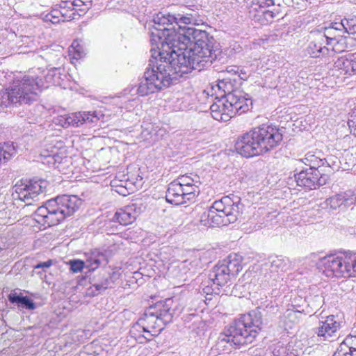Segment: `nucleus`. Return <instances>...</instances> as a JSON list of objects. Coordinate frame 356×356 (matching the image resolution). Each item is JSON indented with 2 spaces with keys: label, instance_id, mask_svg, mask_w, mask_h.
Wrapping results in <instances>:
<instances>
[{
  "label": "nucleus",
  "instance_id": "nucleus-29",
  "mask_svg": "<svg viewBox=\"0 0 356 356\" xmlns=\"http://www.w3.org/2000/svg\"><path fill=\"white\" fill-rule=\"evenodd\" d=\"M301 161L309 168L308 169H316L324 167L325 163L323 158H321V152H309L305 155V157L301 159Z\"/></svg>",
  "mask_w": 356,
  "mask_h": 356
},
{
  "label": "nucleus",
  "instance_id": "nucleus-1",
  "mask_svg": "<svg viewBox=\"0 0 356 356\" xmlns=\"http://www.w3.org/2000/svg\"><path fill=\"white\" fill-rule=\"evenodd\" d=\"M197 15L194 11L175 15L159 12L153 16L152 22L153 27L166 33V40L162 44L164 50L165 47L184 50L174 62L181 65L193 62L200 72L211 66L217 58L218 49L214 38L207 31L188 26L196 24Z\"/></svg>",
  "mask_w": 356,
  "mask_h": 356
},
{
  "label": "nucleus",
  "instance_id": "nucleus-38",
  "mask_svg": "<svg viewBox=\"0 0 356 356\" xmlns=\"http://www.w3.org/2000/svg\"><path fill=\"white\" fill-rule=\"evenodd\" d=\"M272 349L273 356H289V353L288 350L289 349L287 347L284 346V344L281 342H277L273 344L270 348Z\"/></svg>",
  "mask_w": 356,
  "mask_h": 356
},
{
  "label": "nucleus",
  "instance_id": "nucleus-40",
  "mask_svg": "<svg viewBox=\"0 0 356 356\" xmlns=\"http://www.w3.org/2000/svg\"><path fill=\"white\" fill-rule=\"evenodd\" d=\"M22 179H20L13 187V191L12 193V196L14 200H22V197H21V193H22Z\"/></svg>",
  "mask_w": 356,
  "mask_h": 356
},
{
  "label": "nucleus",
  "instance_id": "nucleus-49",
  "mask_svg": "<svg viewBox=\"0 0 356 356\" xmlns=\"http://www.w3.org/2000/svg\"><path fill=\"white\" fill-rule=\"evenodd\" d=\"M291 356H298V353H291Z\"/></svg>",
  "mask_w": 356,
  "mask_h": 356
},
{
  "label": "nucleus",
  "instance_id": "nucleus-19",
  "mask_svg": "<svg viewBox=\"0 0 356 356\" xmlns=\"http://www.w3.org/2000/svg\"><path fill=\"white\" fill-rule=\"evenodd\" d=\"M22 82L14 81L8 90L0 91V113L11 106L21 105Z\"/></svg>",
  "mask_w": 356,
  "mask_h": 356
},
{
  "label": "nucleus",
  "instance_id": "nucleus-4",
  "mask_svg": "<svg viewBox=\"0 0 356 356\" xmlns=\"http://www.w3.org/2000/svg\"><path fill=\"white\" fill-rule=\"evenodd\" d=\"M262 315L254 309L240 316L225 329L218 339L216 347L219 355L232 353V349L250 343L261 330Z\"/></svg>",
  "mask_w": 356,
  "mask_h": 356
},
{
  "label": "nucleus",
  "instance_id": "nucleus-22",
  "mask_svg": "<svg viewBox=\"0 0 356 356\" xmlns=\"http://www.w3.org/2000/svg\"><path fill=\"white\" fill-rule=\"evenodd\" d=\"M356 202V193L352 190H348L337 193L325 200L326 206L331 210L337 209H346L355 204Z\"/></svg>",
  "mask_w": 356,
  "mask_h": 356
},
{
  "label": "nucleus",
  "instance_id": "nucleus-28",
  "mask_svg": "<svg viewBox=\"0 0 356 356\" xmlns=\"http://www.w3.org/2000/svg\"><path fill=\"white\" fill-rule=\"evenodd\" d=\"M265 266L269 267L271 273H280L286 271L290 266L289 259L282 256H274L269 258V262Z\"/></svg>",
  "mask_w": 356,
  "mask_h": 356
},
{
  "label": "nucleus",
  "instance_id": "nucleus-47",
  "mask_svg": "<svg viewBox=\"0 0 356 356\" xmlns=\"http://www.w3.org/2000/svg\"><path fill=\"white\" fill-rule=\"evenodd\" d=\"M147 134H149V135H151V136H150V138H152V134H151L150 132L149 133V132L147 131V129L144 130V131L142 132V135H143L144 137H145V136H147Z\"/></svg>",
  "mask_w": 356,
  "mask_h": 356
},
{
  "label": "nucleus",
  "instance_id": "nucleus-14",
  "mask_svg": "<svg viewBox=\"0 0 356 356\" xmlns=\"http://www.w3.org/2000/svg\"><path fill=\"white\" fill-rule=\"evenodd\" d=\"M43 72L40 68H37L24 74V103L31 104L37 101L39 93L45 87L42 81Z\"/></svg>",
  "mask_w": 356,
  "mask_h": 356
},
{
  "label": "nucleus",
  "instance_id": "nucleus-32",
  "mask_svg": "<svg viewBox=\"0 0 356 356\" xmlns=\"http://www.w3.org/2000/svg\"><path fill=\"white\" fill-rule=\"evenodd\" d=\"M323 159L325 165L324 167L320 170L321 173L327 175V174L339 170L340 168V161L337 157L331 155L327 158H323Z\"/></svg>",
  "mask_w": 356,
  "mask_h": 356
},
{
  "label": "nucleus",
  "instance_id": "nucleus-33",
  "mask_svg": "<svg viewBox=\"0 0 356 356\" xmlns=\"http://www.w3.org/2000/svg\"><path fill=\"white\" fill-rule=\"evenodd\" d=\"M350 339H346L337 348V351L334 353L333 356H348V355H353V349L355 347L350 346Z\"/></svg>",
  "mask_w": 356,
  "mask_h": 356
},
{
  "label": "nucleus",
  "instance_id": "nucleus-27",
  "mask_svg": "<svg viewBox=\"0 0 356 356\" xmlns=\"http://www.w3.org/2000/svg\"><path fill=\"white\" fill-rule=\"evenodd\" d=\"M242 257L237 254H230L225 259L220 261L228 270L231 275H236L242 269Z\"/></svg>",
  "mask_w": 356,
  "mask_h": 356
},
{
  "label": "nucleus",
  "instance_id": "nucleus-20",
  "mask_svg": "<svg viewBox=\"0 0 356 356\" xmlns=\"http://www.w3.org/2000/svg\"><path fill=\"white\" fill-rule=\"evenodd\" d=\"M341 327L337 316L330 315L319 321L315 333L321 341H332L337 337V332Z\"/></svg>",
  "mask_w": 356,
  "mask_h": 356
},
{
  "label": "nucleus",
  "instance_id": "nucleus-37",
  "mask_svg": "<svg viewBox=\"0 0 356 356\" xmlns=\"http://www.w3.org/2000/svg\"><path fill=\"white\" fill-rule=\"evenodd\" d=\"M217 86L220 90H222L225 92V96L235 93L236 91H241L240 90H233L232 84L226 79L219 80Z\"/></svg>",
  "mask_w": 356,
  "mask_h": 356
},
{
  "label": "nucleus",
  "instance_id": "nucleus-35",
  "mask_svg": "<svg viewBox=\"0 0 356 356\" xmlns=\"http://www.w3.org/2000/svg\"><path fill=\"white\" fill-rule=\"evenodd\" d=\"M8 299L12 304H15L18 306L22 305V292L19 289H15L10 293L8 296Z\"/></svg>",
  "mask_w": 356,
  "mask_h": 356
},
{
  "label": "nucleus",
  "instance_id": "nucleus-2",
  "mask_svg": "<svg viewBox=\"0 0 356 356\" xmlns=\"http://www.w3.org/2000/svg\"><path fill=\"white\" fill-rule=\"evenodd\" d=\"M24 209L37 207L31 215L24 217V225L33 232H38L41 227H51L59 224L72 216L81 206L82 200L76 195H63L47 200L42 206L35 203L38 196L47 187L46 180L33 178L24 184Z\"/></svg>",
  "mask_w": 356,
  "mask_h": 356
},
{
  "label": "nucleus",
  "instance_id": "nucleus-26",
  "mask_svg": "<svg viewBox=\"0 0 356 356\" xmlns=\"http://www.w3.org/2000/svg\"><path fill=\"white\" fill-rule=\"evenodd\" d=\"M201 252H197L193 257L182 261L179 266L180 271L186 275L190 276L193 275L197 269L202 268V255Z\"/></svg>",
  "mask_w": 356,
  "mask_h": 356
},
{
  "label": "nucleus",
  "instance_id": "nucleus-31",
  "mask_svg": "<svg viewBox=\"0 0 356 356\" xmlns=\"http://www.w3.org/2000/svg\"><path fill=\"white\" fill-rule=\"evenodd\" d=\"M47 163L51 165L54 168L58 169L60 172H64L65 166L70 163V159L65 156L62 157L58 154L44 156Z\"/></svg>",
  "mask_w": 356,
  "mask_h": 356
},
{
  "label": "nucleus",
  "instance_id": "nucleus-45",
  "mask_svg": "<svg viewBox=\"0 0 356 356\" xmlns=\"http://www.w3.org/2000/svg\"><path fill=\"white\" fill-rule=\"evenodd\" d=\"M134 102V99H132V100H130V99H129V100H127V101H126V102H124V106H120V108H124V109H126L127 111H129V110H131V108H133V106H134V104H133Z\"/></svg>",
  "mask_w": 356,
  "mask_h": 356
},
{
  "label": "nucleus",
  "instance_id": "nucleus-43",
  "mask_svg": "<svg viewBox=\"0 0 356 356\" xmlns=\"http://www.w3.org/2000/svg\"><path fill=\"white\" fill-rule=\"evenodd\" d=\"M53 264V261L51 259H49L44 262H40L35 266V269L42 268L43 271H45L46 268H49Z\"/></svg>",
  "mask_w": 356,
  "mask_h": 356
},
{
  "label": "nucleus",
  "instance_id": "nucleus-12",
  "mask_svg": "<svg viewBox=\"0 0 356 356\" xmlns=\"http://www.w3.org/2000/svg\"><path fill=\"white\" fill-rule=\"evenodd\" d=\"M248 8L250 19L260 25H268L282 18L280 5H276L274 0H252Z\"/></svg>",
  "mask_w": 356,
  "mask_h": 356
},
{
  "label": "nucleus",
  "instance_id": "nucleus-13",
  "mask_svg": "<svg viewBox=\"0 0 356 356\" xmlns=\"http://www.w3.org/2000/svg\"><path fill=\"white\" fill-rule=\"evenodd\" d=\"M165 35V32L156 27H153L152 25L149 27V42L152 45V56L150 58H153V56H154L157 58L158 61L166 60L169 62L178 58L177 56L181 54V52L184 51V50L178 51L177 47L170 49L165 47V50H164L162 44L166 40Z\"/></svg>",
  "mask_w": 356,
  "mask_h": 356
},
{
  "label": "nucleus",
  "instance_id": "nucleus-52",
  "mask_svg": "<svg viewBox=\"0 0 356 356\" xmlns=\"http://www.w3.org/2000/svg\"><path fill=\"white\" fill-rule=\"evenodd\" d=\"M24 38H25V37L24 36ZM23 43H24V44H25V41H24V40L23 41Z\"/></svg>",
  "mask_w": 356,
  "mask_h": 356
},
{
  "label": "nucleus",
  "instance_id": "nucleus-44",
  "mask_svg": "<svg viewBox=\"0 0 356 356\" xmlns=\"http://www.w3.org/2000/svg\"><path fill=\"white\" fill-rule=\"evenodd\" d=\"M226 71L229 74H237V73L239 72V67L236 65L228 66L226 69Z\"/></svg>",
  "mask_w": 356,
  "mask_h": 356
},
{
  "label": "nucleus",
  "instance_id": "nucleus-7",
  "mask_svg": "<svg viewBox=\"0 0 356 356\" xmlns=\"http://www.w3.org/2000/svg\"><path fill=\"white\" fill-rule=\"evenodd\" d=\"M243 207L238 197H223L215 201L209 209L200 213L199 222L205 227L227 226L237 220Z\"/></svg>",
  "mask_w": 356,
  "mask_h": 356
},
{
  "label": "nucleus",
  "instance_id": "nucleus-9",
  "mask_svg": "<svg viewBox=\"0 0 356 356\" xmlns=\"http://www.w3.org/2000/svg\"><path fill=\"white\" fill-rule=\"evenodd\" d=\"M200 177L197 175H180L168 185L165 199L175 205L194 202L200 194Z\"/></svg>",
  "mask_w": 356,
  "mask_h": 356
},
{
  "label": "nucleus",
  "instance_id": "nucleus-5",
  "mask_svg": "<svg viewBox=\"0 0 356 356\" xmlns=\"http://www.w3.org/2000/svg\"><path fill=\"white\" fill-rule=\"evenodd\" d=\"M282 140V134L275 126L262 124L239 136L234 148L244 157H253L273 149Z\"/></svg>",
  "mask_w": 356,
  "mask_h": 356
},
{
  "label": "nucleus",
  "instance_id": "nucleus-39",
  "mask_svg": "<svg viewBox=\"0 0 356 356\" xmlns=\"http://www.w3.org/2000/svg\"><path fill=\"white\" fill-rule=\"evenodd\" d=\"M39 306L40 304L35 302L34 300L32 299L31 297L24 296V309L28 310H34Z\"/></svg>",
  "mask_w": 356,
  "mask_h": 356
},
{
  "label": "nucleus",
  "instance_id": "nucleus-18",
  "mask_svg": "<svg viewBox=\"0 0 356 356\" xmlns=\"http://www.w3.org/2000/svg\"><path fill=\"white\" fill-rule=\"evenodd\" d=\"M86 6L83 0H61L59 4L55 6L50 13L62 18V22H69L75 19L79 11H84L83 6Z\"/></svg>",
  "mask_w": 356,
  "mask_h": 356
},
{
  "label": "nucleus",
  "instance_id": "nucleus-34",
  "mask_svg": "<svg viewBox=\"0 0 356 356\" xmlns=\"http://www.w3.org/2000/svg\"><path fill=\"white\" fill-rule=\"evenodd\" d=\"M292 308H289L284 313V317L287 319L289 323H296L298 322L297 314L301 313L303 309H300V306L291 305Z\"/></svg>",
  "mask_w": 356,
  "mask_h": 356
},
{
  "label": "nucleus",
  "instance_id": "nucleus-17",
  "mask_svg": "<svg viewBox=\"0 0 356 356\" xmlns=\"http://www.w3.org/2000/svg\"><path fill=\"white\" fill-rule=\"evenodd\" d=\"M297 185L306 189L312 190L326 184L328 176L321 173L320 170L305 169L294 175Z\"/></svg>",
  "mask_w": 356,
  "mask_h": 356
},
{
  "label": "nucleus",
  "instance_id": "nucleus-23",
  "mask_svg": "<svg viewBox=\"0 0 356 356\" xmlns=\"http://www.w3.org/2000/svg\"><path fill=\"white\" fill-rule=\"evenodd\" d=\"M144 207L140 204H131L117 210L113 220L122 225L131 224L143 211Z\"/></svg>",
  "mask_w": 356,
  "mask_h": 356
},
{
  "label": "nucleus",
  "instance_id": "nucleus-11",
  "mask_svg": "<svg viewBox=\"0 0 356 356\" xmlns=\"http://www.w3.org/2000/svg\"><path fill=\"white\" fill-rule=\"evenodd\" d=\"M325 28V32H314L312 33V40L309 42L307 47L305 49V54L314 58H325V62L329 61V58L332 56L335 52H340L344 49L337 48L332 43H338L336 35L330 37Z\"/></svg>",
  "mask_w": 356,
  "mask_h": 356
},
{
  "label": "nucleus",
  "instance_id": "nucleus-41",
  "mask_svg": "<svg viewBox=\"0 0 356 356\" xmlns=\"http://www.w3.org/2000/svg\"><path fill=\"white\" fill-rule=\"evenodd\" d=\"M348 124L350 130V133L356 136V109L351 113L348 121Z\"/></svg>",
  "mask_w": 356,
  "mask_h": 356
},
{
  "label": "nucleus",
  "instance_id": "nucleus-15",
  "mask_svg": "<svg viewBox=\"0 0 356 356\" xmlns=\"http://www.w3.org/2000/svg\"><path fill=\"white\" fill-rule=\"evenodd\" d=\"M104 115L98 111H83L68 115H58L54 118V122L63 127L69 126L79 127L84 124L92 125L96 124Z\"/></svg>",
  "mask_w": 356,
  "mask_h": 356
},
{
  "label": "nucleus",
  "instance_id": "nucleus-51",
  "mask_svg": "<svg viewBox=\"0 0 356 356\" xmlns=\"http://www.w3.org/2000/svg\"><path fill=\"white\" fill-rule=\"evenodd\" d=\"M285 324L286 326H289V327H291V325L288 323V322H285Z\"/></svg>",
  "mask_w": 356,
  "mask_h": 356
},
{
  "label": "nucleus",
  "instance_id": "nucleus-16",
  "mask_svg": "<svg viewBox=\"0 0 356 356\" xmlns=\"http://www.w3.org/2000/svg\"><path fill=\"white\" fill-rule=\"evenodd\" d=\"M86 261L81 260H71L69 264L70 270L73 273L81 272L84 267L90 271H94L102 265H106L108 263L106 254L99 250H93L85 254Z\"/></svg>",
  "mask_w": 356,
  "mask_h": 356
},
{
  "label": "nucleus",
  "instance_id": "nucleus-30",
  "mask_svg": "<svg viewBox=\"0 0 356 356\" xmlns=\"http://www.w3.org/2000/svg\"><path fill=\"white\" fill-rule=\"evenodd\" d=\"M220 286L213 284V282H209V277L207 280L202 283L203 293L202 296H204V300H202L206 305H209L213 297L217 298V296H218L220 292Z\"/></svg>",
  "mask_w": 356,
  "mask_h": 356
},
{
  "label": "nucleus",
  "instance_id": "nucleus-36",
  "mask_svg": "<svg viewBox=\"0 0 356 356\" xmlns=\"http://www.w3.org/2000/svg\"><path fill=\"white\" fill-rule=\"evenodd\" d=\"M70 53L73 55V58L79 59L85 55L84 49L77 41H74L70 47Z\"/></svg>",
  "mask_w": 356,
  "mask_h": 356
},
{
  "label": "nucleus",
  "instance_id": "nucleus-8",
  "mask_svg": "<svg viewBox=\"0 0 356 356\" xmlns=\"http://www.w3.org/2000/svg\"><path fill=\"white\" fill-rule=\"evenodd\" d=\"M252 104L250 96L243 91L227 95L210 106L212 118L218 121L227 122L236 114L249 110Z\"/></svg>",
  "mask_w": 356,
  "mask_h": 356
},
{
  "label": "nucleus",
  "instance_id": "nucleus-24",
  "mask_svg": "<svg viewBox=\"0 0 356 356\" xmlns=\"http://www.w3.org/2000/svg\"><path fill=\"white\" fill-rule=\"evenodd\" d=\"M230 276L231 274L223 264L218 261L209 274V282L222 286L229 281Z\"/></svg>",
  "mask_w": 356,
  "mask_h": 356
},
{
  "label": "nucleus",
  "instance_id": "nucleus-48",
  "mask_svg": "<svg viewBox=\"0 0 356 356\" xmlns=\"http://www.w3.org/2000/svg\"><path fill=\"white\" fill-rule=\"evenodd\" d=\"M32 51H33V50H32V49L31 50H29V51L24 49L23 54H28V53L32 52Z\"/></svg>",
  "mask_w": 356,
  "mask_h": 356
},
{
  "label": "nucleus",
  "instance_id": "nucleus-3",
  "mask_svg": "<svg viewBox=\"0 0 356 356\" xmlns=\"http://www.w3.org/2000/svg\"><path fill=\"white\" fill-rule=\"evenodd\" d=\"M172 59L169 62L166 60L158 61L156 57L150 58L144 76L140 80L136 88V93L140 96H147L157 92L164 88L168 87L174 81L186 76L193 70H197V66L192 62L179 63L174 62Z\"/></svg>",
  "mask_w": 356,
  "mask_h": 356
},
{
  "label": "nucleus",
  "instance_id": "nucleus-10",
  "mask_svg": "<svg viewBox=\"0 0 356 356\" xmlns=\"http://www.w3.org/2000/svg\"><path fill=\"white\" fill-rule=\"evenodd\" d=\"M327 277H356V253L338 252L324 257L321 260Z\"/></svg>",
  "mask_w": 356,
  "mask_h": 356
},
{
  "label": "nucleus",
  "instance_id": "nucleus-46",
  "mask_svg": "<svg viewBox=\"0 0 356 356\" xmlns=\"http://www.w3.org/2000/svg\"><path fill=\"white\" fill-rule=\"evenodd\" d=\"M238 77L242 80H246L248 75L245 72H244L242 69L239 67V72L237 73Z\"/></svg>",
  "mask_w": 356,
  "mask_h": 356
},
{
  "label": "nucleus",
  "instance_id": "nucleus-25",
  "mask_svg": "<svg viewBox=\"0 0 356 356\" xmlns=\"http://www.w3.org/2000/svg\"><path fill=\"white\" fill-rule=\"evenodd\" d=\"M334 67L341 70L344 74H356V53L338 58L334 61Z\"/></svg>",
  "mask_w": 356,
  "mask_h": 356
},
{
  "label": "nucleus",
  "instance_id": "nucleus-42",
  "mask_svg": "<svg viewBox=\"0 0 356 356\" xmlns=\"http://www.w3.org/2000/svg\"><path fill=\"white\" fill-rule=\"evenodd\" d=\"M44 20L46 22H50L52 24H58L62 22V18L60 17H58L56 15H54L53 14L49 13L44 17Z\"/></svg>",
  "mask_w": 356,
  "mask_h": 356
},
{
  "label": "nucleus",
  "instance_id": "nucleus-50",
  "mask_svg": "<svg viewBox=\"0 0 356 356\" xmlns=\"http://www.w3.org/2000/svg\"><path fill=\"white\" fill-rule=\"evenodd\" d=\"M49 76H53V75L51 74L50 72H49L48 74L47 75V79H49Z\"/></svg>",
  "mask_w": 356,
  "mask_h": 356
},
{
  "label": "nucleus",
  "instance_id": "nucleus-21",
  "mask_svg": "<svg viewBox=\"0 0 356 356\" xmlns=\"http://www.w3.org/2000/svg\"><path fill=\"white\" fill-rule=\"evenodd\" d=\"M328 33H335L337 36H345L347 33L356 40V16L337 18L327 29Z\"/></svg>",
  "mask_w": 356,
  "mask_h": 356
},
{
  "label": "nucleus",
  "instance_id": "nucleus-6",
  "mask_svg": "<svg viewBox=\"0 0 356 356\" xmlns=\"http://www.w3.org/2000/svg\"><path fill=\"white\" fill-rule=\"evenodd\" d=\"M173 303L172 298H167L149 307L143 316L131 328V336L136 338V332H140V330L143 332L152 333L151 336L161 332L164 325L170 323L173 318L175 311L172 308Z\"/></svg>",
  "mask_w": 356,
  "mask_h": 356
}]
</instances>
